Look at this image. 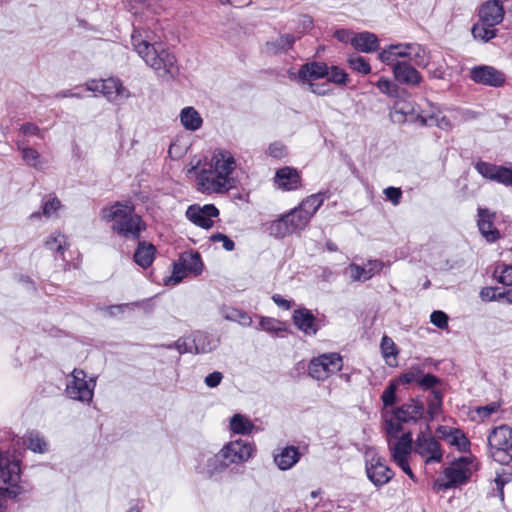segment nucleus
I'll use <instances>...</instances> for the list:
<instances>
[{
    "label": "nucleus",
    "instance_id": "nucleus-1",
    "mask_svg": "<svg viewBox=\"0 0 512 512\" xmlns=\"http://www.w3.org/2000/svg\"><path fill=\"white\" fill-rule=\"evenodd\" d=\"M133 25L131 44L134 51L159 77L174 78L178 73L175 56L164 48L159 37L153 31L135 23Z\"/></svg>",
    "mask_w": 512,
    "mask_h": 512
},
{
    "label": "nucleus",
    "instance_id": "nucleus-2",
    "mask_svg": "<svg viewBox=\"0 0 512 512\" xmlns=\"http://www.w3.org/2000/svg\"><path fill=\"white\" fill-rule=\"evenodd\" d=\"M236 168L234 156L227 150H216L208 168L197 173L198 189L204 193H223L234 186L233 173Z\"/></svg>",
    "mask_w": 512,
    "mask_h": 512
},
{
    "label": "nucleus",
    "instance_id": "nucleus-3",
    "mask_svg": "<svg viewBox=\"0 0 512 512\" xmlns=\"http://www.w3.org/2000/svg\"><path fill=\"white\" fill-rule=\"evenodd\" d=\"M323 202L324 196L321 193L306 197L297 207L270 222L267 226L269 234L275 238H284L304 229Z\"/></svg>",
    "mask_w": 512,
    "mask_h": 512
},
{
    "label": "nucleus",
    "instance_id": "nucleus-4",
    "mask_svg": "<svg viewBox=\"0 0 512 512\" xmlns=\"http://www.w3.org/2000/svg\"><path fill=\"white\" fill-rule=\"evenodd\" d=\"M101 217L112 223V230L119 236L136 240L145 229L141 217L135 213V207L130 202H115L101 211Z\"/></svg>",
    "mask_w": 512,
    "mask_h": 512
},
{
    "label": "nucleus",
    "instance_id": "nucleus-5",
    "mask_svg": "<svg viewBox=\"0 0 512 512\" xmlns=\"http://www.w3.org/2000/svg\"><path fill=\"white\" fill-rule=\"evenodd\" d=\"M378 58L384 64L392 66L399 62L398 58L408 59L418 67H426L429 62L428 52L418 43L391 44L379 52Z\"/></svg>",
    "mask_w": 512,
    "mask_h": 512
},
{
    "label": "nucleus",
    "instance_id": "nucleus-6",
    "mask_svg": "<svg viewBox=\"0 0 512 512\" xmlns=\"http://www.w3.org/2000/svg\"><path fill=\"white\" fill-rule=\"evenodd\" d=\"M475 465L470 457H460L444 469L442 474L434 483V489L445 491L460 486L468 481Z\"/></svg>",
    "mask_w": 512,
    "mask_h": 512
},
{
    "label": "nucleus",
    "instance_id": "nucleus-7",
    "mask_svg": "<svg viewBox=\"0 0 512 512\" xmlns=\"http://www.w3.org/2000/svg\"><path fill=\"white\" fill-rule=\"evenodd\" d=\"M490 456L501 464L512 460V428L501 425L494 428L488 435Z\"/></svg>",
    "mask_w": 512,
    "mask_h": 512
},
{
    "label": "nucleus",
    "instance_id": "nucleus-8",
    "mask_svg": "<svg viewBox=\"0 0 512 512\" xmlns=\"http://www.w3.org/2000/svg\"><path fill=\"white\" fill-rule=\"evenodd\" d=\"M86 90L100 93L108 102L119 104L131 97V92L117 77L90 79L84 84Z\"/></svg>",
    "mask_w": 512,
    "mask_h": 512
},
{
    "label": "nucleus",
    "instance_id": "nucleus-9",
    "mask_svg": "<svg viewBox=\"0 0 512 512\" xmlns=\"http://www.w3.org/2000/svg\"><path fill=\"white\" fill-rule=\"evenodd\" d=\"M20 467L17 461L0 456V498L4 495L15 497L21 492L19 485Z\"/></svg>",
    "mask_w": 512,
    "mask_h": 512
},
{
    "label": "nucleus",
    "instance_id": "nucleus-10",
    "mask_svg": "<svg viewBox=\"0 0 512 512\" xmlns=\"http://www.w3.org/2000/svg\"><path fill=\"white\" fill-rule=\"evenodd\" d=\"M342 366V357L338 353H325L310 361L308 372L313 379L324 381L339 372Z\"/></svg>",
    "mask_w": 512,
    "mask_h": 512
},
{
    "label": "nucleus",
    "instance_id": "nucleus-11",
    "mask_svg": "<svg viewBox=\"0 0 512 512\" xmlns=\"http://www.w3.org/2000/svg\"><path fill=\"white\" fill-rule=\"evenodd\" d=\"M95 380H86L83 370L74 369L66 384V393L69 398L89 403L94 394Z\"/></svg>",
    "mask_w": 512,
    "mask_h": 512
},
{
    "label": "nucleus",
    "instance_id": "nucleus-12",
    "mask_svg": "<svg viewBox=\"0 0 512 512\" xmlns=\"http://www.w3.org/2000/svg\"><path fill=\"white\" fill-rule=\"evenodd\" d=\"M388 444L394 462L403 470L405 474H407L412 480H415V475L412 472L408 462V458L412 450L411 433H403L400 438L394 441L388 439Z\"/></svg>",
    "mask_w": 512,
    "mask_h": 512
},
{
    "label": "nucleus",
    "instance_id": "nucleus-13",
    "mask_svg": "<svg viewBox=\"0 0 512 512\" xmlns=\"http://www.w3.org/2000/svg\"><path fill=\"white\" fill-rule=\"evenodd\" d=\"M366 473L370 481L376 486L388 483L393 477L392 470L385 464L384 459L374 450L366 451Z\"/></svg>",
    "mask_w": 512,
    "mask_h": 512
},
{
    "label": "nucleus",
    "instance_id": "nucleus-14",
    "mask_svg": "<svg viewBox=\"0 0 512 512\" xmlns=\"http://www.w3.org/2000/svg\"><path fill=\"white\" fill-rule=\"evenodd\" d=\"M255 452L252 443L241 439L230 441L220 451V457L229 464H238L248 461Z\"/></svg>",
    "mask_w": 512,
    "mask_h": 512
},
{
    "label": "nucleus",
    "instance_id": "nucleus-15",
    "mask_svg": "<svg viewBox=\"0 0 512 512\" xmlns=\"http://www.w3.org/2000/svg\"><path fill=\"white\" fill-rule=\"evenodd\" d=\"M414 450L427 464L432 462L438 463L443 457L438 441L430 434L421 433L418 435Z\"/></svg>",
    "mask_w": 512,
    "mask_h": 512
},
{
    "label": "nucleus",
    "instance_id": "nucleus-16",
    "mask_svg": "<svg viewBox=\"0 0 512 512\" xmlns=\"http://www.w3.org/2000/svg\"><path fill=\"white\" fill-rule=\"evenodd\" d=\"M470 78L478 84L501 87L505 83V75L500 70L488 65L475 66L470 70Z\"/></svg>",
    "mask_w": 512,
    "mask_h": 512
},
{
    "label": "nucleus",
    "instance_id": "nucleus-17",
    "mask_svg": "<svg viewBox=\"0 0 512 512\" xmlns=\"http://www.w3.org/2000/svg\"><path fill=\"white\" fill-rule=\"evenodd\" d=\"M384 264L379 260H369L363 266L351 263L345 269L344 274L353 282H365L378 274Z\"/></svg>",
    "mask_w": 512,
    "mask_h": 512
},
{
    "label": "nucleus",
    "instance_id": "nucleus-18",
    "mask_svg": "<svg viewBox=\"0 0 512 512\" xmlns=\"http://www.w3.org/2000/svg\"><path fill=\"white\" fill-rule=\"evenodd\" d=\"M476 170L483 177L501 183L506 186H512V166L504 167L487 162L476 164Z\"/></svg>",
    "mask_w": 512,
    "mask_h": 512
},
{
    "label": "nucleus",
    "instance_id": "nucleus-19",
    "mask_svg": "<svg viewBox=\"0 0 512 512\" xmlns=\"http://www.w3.org/2000/svg\"><path fill=\"white\" fill-rule=\"evenodd\" d=\"M218 214V209L212 204L204 205L203 207L191 205L186 211L187 218L195 225L204 229L212 227V218L217 217Z\"/></svg>",
    "mask_w": 512,
    "mask_h": 512
},
{
    "label": "nucleus",
    "instance_id": "nucleus-20",
    "mask_svg": "<svg viewBox=\"0 0 512 512\" xmlns=\"http://www.w3.org/2000/svg\"><path fill=\"white\" fill-rule=\"evenodd\" d=\"M274 185L282 191L298 190L302 186L301 175L299 171L293 167H282L275 173Z\"/></svg>",
    "mask_w": 512,
    "mask_h": 512
},
{
    "label": "nucleus",
    "instance_id": "nucleus-21",
    "mask_svg": "<svg viewBox=\"0 0 512 512\" xmlns=\"http://www.w3.org/2000/svg\"><path fill=\"white\" fill-rule=\"evenodd\" d=\"M392 71L395 80L402 84L417 86L422 82V76L419 71L407 61L394 63Z\"/></svg>",
    "mask_w": 512,
    "mask_h": 512
},
{
    "label": "nucleus",
    "instance_id": "nucleus-22",
    "mask_svg": "<svg viewBox=\"0 0 512 512\" xmlns=\"http://www.w3.org/2000/svg\"><path fill=\"white\" fill-rule=\"evenodd\" d=\"M15 145L17 150L21 153V158L25 165L37 170L44 168L46 162L41 154L33 147H30L25 140L18 139Z\"/></svg>",
    "mask_w": 512,
    "mask_h": 512
},
{
    "label": "nucleus",
    "instance_id": "nucleus-23",
    "mask_svg": "<svg viewBox=\"0 0 512 512\" xmlns=\"http://www.w3.org/2000/svg\"><path fill=\"white\" fill-rule=\"evenodd\" d=\"M479 18L488 25H498L504 18V8L500 1L492 0L484 3L479 10Z\"/></svg>",
    "mask_w": 512,
    "mask_h": 512
},
{
    "label": "nucleus",
    "instance_id": "nucleus-24",
    "mask_svg": "<svg viewBox=\"0 0 512 512\" xmlns=\"http://www.w3.org/2000/svg\"><path fill=\"white\" fill-rule=\"evenodd\" d=\"M417 115L422 114L415 110L412 103L403 100L396 101L393 106V110L390 112V117L395 123H402L406 121L419 123Z\"/></svg>",
    "mask_w": 512,
    "mask_h": 512
},
{
    "label": "nucleus",
    "instance_id": "nucleus-25",
    "mask_svg": "<svg viewBox=\"0 0 512 512\" xmlns=\"http://www.w3.org/2000/svg\"><path fill=\"white\" fill-rule=\"evenodd\" d=\"M423 412L424 406L422 403L415 400H410L408 403H405L399 408L395 409L393 413H395L396 420L407 423L411 421H417L422 417Z\"/></svg>",
    "mask_w": 512,
    "mask_h": 512
},
{
    "label": "nucleus",
    "instance_id": "nucleus-26",
    "mask_svg": "<svg viewBox=\"0 0 512 512\" xmlns=\"http://www.w3.org/2000/svg\"><path fill=\"white\" fill-rule=\"evenodd\" d=\"M293 322L299 330L307 335H314L318 331L316 319L312 312L306 308L295 310Z\"/></svg>",
    "mask_w": 512,
    "mask_h": 512
},
{
    "label": "nucleus",
    "instance_id": "nucleus-27",
    "mask_svg": "<svg viewBox=\"0 0 512 512\" xmlns=\"http://www.w3.org/2000/svg\"><path fill=\"white\" fill-rule=\"evenodd\" d=\"M438 432L448 444L455 446L460 451H466L470 446L467 437L458 429L442 426Z\"/></svg>",
    "mask_w": 512,
    "mask_h": 512
},
{
    "label": "nucleus",
    "instance_id": "nucleus-28",
    "mask_svg": "<svg viewBox=\"0 0 512 512\" xmlns=\"http://www.w3.org/2000/svg\"><path fill=\"white\" fill-rule=\"evenodd\" d=\"M478 217V227L481 234L490 242L497 240L499 232L493 225V214L487 209H479Z\"/></svg>",
    "mask_w": 512,
    "mask_h": 512
},
{
    "label": "nucleus",
    "instance_id": "nucleus-29",
    "mask_svg": "<svg viewBox=\"0 0 512 512\" xmlns=\"http://www.w3.org/2000/svg\"><path fill=\"white\" fill-rule=\"evenodd\" d=\"M179 120L181 125L187 131H197L203 125V118L200 113L192 106L184 107L179 113Z\"/></svg>",
    "mask_w": 512,
    "mask_h": 512
},
{
    "label": "nucleus",
    "instance_id": "nucleus-30",
    "mask_svg": "<svg viewBox=\"0 0 512 512\" xmlns=\"http://www.w3.org/2000/svg\"><path fill=\"white\" fill-rule=\"evenodd\" d=\"M300 459V453L297 447L288 446L274 455V462L280 470L292 468Z\"/></svg>",
    "mask_w": 512,
    "mask_h": 512
},
{
    "label": "nucleus",
    "instance_id": "nucleus-31",
    "mask_svg": "<svg viewBox=\"0 0 512 512\" xmlns=\"http://www.w3.org/2000/svg\"><path fill=\"white\" fill-rule=\"evenodd\" d=\"M352 46L363 53H370L377 50L379 41L375 34L365 31L353 36Z\"/></svg>",
    "mask_w": 512,
    "mask_h": 512
},
{
    "label": "nucleus",
    "instance_id": "nucleus-32",
    "mask_svg": "<svg viewBox=\"0 0 512 512\" xmlns=\"http://www.w3.org/2000/svg\"><path fill=\"white\" fill-rule=\"evenodd\" d=\"M328 66L323 62H312L303 65L299 70V78L302 81L319 79L326 76Z\"/></svg>",
    "mask_w": 512,
    "mask_h": 512
},
{
    "label": "nucleus",
    "instance_id": "nucleus-33",
    "mask_svg": "<svg viewBox=\"0 0 512 512\" xmlns=\"http://www.w3.org/2000/svg\"><path fill=\"white\" fill-rule=\"evenodd\" d=\"M179 261L189 273L195 276L200 275L203 271V263L197 252H183L179 257Z\"/></svg>",
    "mask_w": 512,
    "mask_h": 512
},
{
    "label": "nucleus",
    "instance_id": "nucleus-34",
    "mask_svg": "<svg viewBox=\"0 0 512 512\" xmlns=\"http://www.w3.org/2000/svg\"><path fill=\"white\" fill-rule=\"evenodd\" d=\"M154 256L155 247L152 244L140 242L134 253V260L139 266L147 268L152 264Z\"/></svg>",
    "mask_w": 512,
    "mask_h": 512
},
{
    "label": "nucleus",
    "instance_id": "nucleus-35",
    "mask_svg": "<svg viewBox=\"0 0 512 512\" xmlns=\"http://www.w3.org/2000/svg\"><path fill=\"white\" fill-rule=\"evenodd\" d=\"M220 314L225 320L236 322L244 327H248L252 324V318L241 309L223 306L220 309Z\"/></svg>",
    "mask_w": 512,
    "mask_h": 512
},
{
    "label": "nucleus",
    "instance_id": "nucleus-36",
    "mask_svg": "<svg viewBox=\"0 0 512 512\" xmlns=\"http://www.w3.org/2000/svg\"><path fill=\"white\" fill-rule=\"evenodd\" d=\"M218 345V340L214 338L213 336L204 333V332H197L194 335L193 339V347L195 350V353H209L216 349Z\"/></svg>",
    "mask_w": 512,
    "mask_h": 512
},
{
    "label": "nucleus",
    "instance_id": "nucleus-37",
    "mask_svg": "<svg viewBox=\"0 0 512 512\" xmlns=\"http://www.w3.org/2000/svg\"><path fill=\"white\" fill-rule=\"evenodd\" d=\"M380 350L387 365L391 367L397 366V356L399 352L394 341L390 337L386 335L382 337Z\"/></svg>",
    "mask_w": 512,
    "mask_h": 512
},
{
    "label": "nucleus",
    "instance_id": "nucleus-38",
    "mask_svg": "<svg viewBox=\"0 0 512 512\" xmlns=\"http://www.w3.org/2000/svg\"><path fill=\"white\" fill-rule=\"evenodd\" d=\"M229 426L233 433L241 435H248L255 428V425L252 423V421L242 414L233 415L230 419Z\"/></svg>",
    "mask_w": 512,
    "mask_h": 512
},
{
    "label": "nucleus",
    "instance_id": "nucleus-39",
    "mask_svg": "<svg viewBox=\"0 0 512 512\" xmlns=\"http://www.w3.org/2000/svg\"><path fill=\"white\" fill-rule=\"evenodd\" d=\"M417 119L419 120V124L422 126H437L445 131L452 129L451 121L440 113L432 115H417Z\"/></svg>",
    "mask_w": 512,
    "mask_h": 512
},
{
    "label": "nucleus",
    "instance_id": "nucleus-40",
    "mask_svg": "<svg viewBox=\"0 0 512 512\" xmlns=\"http://www.w3.org/2000/svg\"><path fill=\"white\" fill-rule=\"evenodd\" d=\"M295 37L291 34H284L279 36L274 41L267 42L266 47L267 50L271 53L278 54L280 52L286 51L295 43Z\"/></svg>",
    "mask_w": 512,
    "mask_h": 512
},
{
    "label": "nucleus",
    "instance_id": "nucleus-41",
    "mask_svg": "<svg viewBox=\"0 0 512 512\" xmlns=\"http://www.w3.org/2000/svg\"><path fill=\"white\" fill-rule=\"evenodd\" d=\"M495 26L496 25H488L479 19V22L472 28V34L475 39L487 42L496 36Z\"/></svg>",
    "mask_w": 512,
    "mask_h": 512
},
{
    "label": "nucleus",
    "instance_id": "nucleus-42",
    "mask_svg": "<svg viewBox=\"0 0 512 512\" xmlns=\"http://www.w3.org/2000/svg\"><path fill=\"white\" fill-rule=\"evenodd\" d=\"M24 443H26L28 448L33 452L44 453L48 450V444L46 441L39 435V433L34 431L26 434Z\"/></svg>",
    "mask_w": 512,
    "mask_h": 512
},
{
    "label": "nucleus",
    "instance_id": "nucleus-43",
    "mask_svg": "<svg viewBox=\"0 0 512 512\" xmlns=\"http://www.w3.org/2000/svg\"><path fill=\"white\" fill-rule=\"evenodd\" d=\"M67 237L59 232L51 234L45 241V246L54 252L63 254L68 247Z\"/></svg>",
    "mask_w": 512,
    "mask_h": 512
},
{
    "label": "nucleus",
    "instance_id": "nucleus-44",
    "mask_svg": "<svg viewBox=\"0 0 512 512\" xmlns=\"http://www.w3.org/2000/svg\"><path fill=\"white\" fill-rule=\"evenodd\" d=\"M257 330H264L270 333H278L282 331H286L285 324L277 319L271 317H260V321Z\"/></svg>",
    "mask_w": 512,
    "mask_h": 512
},
{
    "label": "nucleus",
    "instance_id": "nucleus-45",
    "mask_svg": "<svg viewBox=\"0 0 512 512\" xmlns=\"http://www.w3.org/2000/svg\"><path fill=\"white\" fill-rule=\"evenodd\" d=\"M349 67L362 74H369L371 72V66L367 60L359 55H350L347 59Z\"/></svg>",
    "mask_w": 512,
    "mask_h": 512
},
{
    "label": "nucleus",
    "instance_id": "nucleus-46",
    "mask_svg": "<svg viewBox=\"0 0 512 512\" xmlns=\"http://www.w3.org/2000/svg\"><path fill=\"white\" fill-rule=\"evenodd\" d=\"M423 374L421 365H412L405 373L400 375L398 382L401 384L419 383L420 376Z\"/></svg>",
    "mask_w": 512,
    "mask_h": 512
},
{
    "label": "nucleus",
    "instance_id": "nucleus-47",
    "mask_svg": "<svg viewBox=\"0 0 512 512\" xmlns=\"http://www.w3.org/2000/svg\"><path fill=\"white\" fill-rule=\"evenodd\" d=\"M126 8L133 15L143 14L145 10L150 6L151 0H123Z\"/></svg>",
    "mask_w": 512,
    "mask_h": 512
},
{
    "label": "nucleus",
    "instance_id": "nucleus-48",
    "mask_svg": "<svg viewBox=\"0 0 512 512\" xmlns=\"http://www.w3.org/2000/svg\"><path fill=\"white\" fill-rule=\"evenodd\" d=\"M325 77H327V79L330 82L340 84V85L346 84L347 79H348L347 73L344 70H342L336 66H332L330 68L328 67V73H326Z\"/></svg>",
    "mask_w": 512,
    "mask_h": 512
},
{
    "label": "nucleus",
    "instance_id": "nucleus-49",
    "mask_svg": "<svg viewBox=\"0 0 512 512\" xmlns=\"http://www.w3.org/2000/svg\"><path fill=\"white\" fill-rule=\"evenodd\" d=\"M402 421H398L395 418V413H393V416L390 419L386 420V433L389 439H398V434L402 431Z\"/></svg>",
    "mask_w": 512,
    "mask_h": 512
},
{
    "label": "nucleus",
    "instance_id": "nucleus-50",
    "mask_svg": "<svg viewBox=\"0 0 512 512\" xmlns=\"http://www.w3.org/2000/svg\"><path fill=\"white\" fill-rule=\"evenodd\" d=\"M61 208L59 199L52 197L46 200L43 204V215L50 218L57 216L58 210Z\"/></svg>",
    "mask_w": 512,
    "mask_h": 512
},
{
    "label": "nucleus",
    "instance_id": "nucleus-51",
    "mask_svg": "<svg viewBox=\"0 0 512 512\" xmlns=\"http://www.w3.org/2000/svg\"><path fill=\"white\" fill-rule=\"evenodd\" d=\"M377 88L381 93L387 96H396L397 86L388 78L382 77L376 83Z\"/></svg>",
    "mask_w": 512,
    "mask_h": 512
},
{
    "label": "nucleus",
    "instance_id": "nucleus-52",
    "mask_svg": "<svg viewBox=\"0 0 512 512\" xmlns=\"http://www.w3.org/2000/svg\"><path fill=\"white\" fill-rule=\"evenodd\" d=\"M221 459L222 458L220 457V455L218 453V454L210 457L207 460V469H208V473L209 474L212 475V474H214L216 472H220V471L224 470L227 467V465L229 463L228 462L227 463H223L221 461Z\"/></svg>",
    "mask_w": 512,
    "mask_h": 512
},
{
    "label": "nucleus",
    "instance_id": "nucleus-53",
    "mask_svg": "<svg viewBox=\"0 0 512 512\" xmlns=\"http://www.w3.org/2000/svg\"><path fill=\"white\" fill-rule=\"evenodd\" d=\"M441 405L442 395L437 391H433L428 404V411L432 418L439 414Z\"/></svg>",
    "mask_w": 512,
    "mask_h": 512
},
{
    "label": "nucleus",
    "instance_id": "nucleus-54",
    "mask_svg": "<svg viewBox=\"0 0 512 512\" xmlns=\"http://www.w3.org/2000/svg\"><path fill=\"white\" fill-rule=\"evenodd\" d=\"M268 154L273 158L282 159L287 156L288 151L282 142L276 141L269 145Z\"/></svg>",
    "mask_w": 512,
    "mask_h": 512
},
{
    "label": "nucleus",
    "instance_id": "nucleus-55",
    "mask_svg": "<svg viewBox=\"0 0 512 512\" xmlns=\"http://www.w3.org/2000/svg\"><path fill=\"white\" fill-rule=\"evenodd\" d=\"M187 273L189 272L181 265L180 261L178 260V262L174 263L173 273L169 278L168 283L173 285L180 283L185 278Z\"/></svg>",
    "mask_w": 512,
    "mask_h": 512
},
{
    "label": "nucleus",
    "instance_id": "nucleus-56",
    "mask_svg": "<svg viewBox=\"0 0 512 512\" xmlns=\"http://www.w3.org/2000/svg\"><path fill=\"white\" fill-rule=\"evenodd\" d=\"M20 132L25 136H37L40 139L44 138L43 131L33 123H24L20 126Z\"/></svg>",
    "mask_w": 512,
    "mask_h": 512
},
{
    "label": "nucleus",
    "instance_id": "nucleus-57",
    "mask_svg": "<svg viewBox=\"0 0 512 512\" xmlns=\"http://www.w3.org/2000/svg\"><path fill=\"white\" fill-rule=\"evenodd\" d=\"M430 321L436 327L444 329L448 326V316L442 311H434L430 315Z\"/></svg>",
    "mask_w": 512,
    "mask_h": 512
},
{
    "label": "nucleus",
    "instance_id": "nucleus-58",
    "mask_svg": "<svg viewBox=\"0 0 512 512\" xmlns=\"http://www.w3.org/2000/svg\"><path fill=\"white\" fill-rule=\"evenodd\" d=\"M396 400V384L391 383L383 392L382 394V401L384 405L392 406L395 403Z\"/></svg>",
    "mask_w": 512,
    "mask_h": 512
},
{
    "label": "nucleus",
    "instance_id": "nucleus-59",
    "mask_svg": "<svg viewBox=\"0 0 512 512\" xmlns=\"http://www.w3.org/2000/svg\"><path fill=\"white\" fill-rule=\"evenodd\" d=\"M212 242H221L222 246L227 251H232L235 247L234 242L226 235L222 233H216L210 237Z\"/></svg>",
    "mask_w": 512,
    "mask_h": 512
},
{
    "label": "nucleus",
    "instance_id": "nucleus-60",
    "mask_svg": "<svg viewBox=\"0 0 512 512\" xmlns=\"http://www.w3.org/2000/svg\"><path fill=\"white\" fill-rule=\"evenodd\" d=\"M384 195L388 200L391 201V203L396 206L400 203L401 197H402V191L400 188L396 187H387L384 190Z\"/></svg>",
    "mask_w": 512,
    "mask_h": 512
},
{
    "label": "nucleus",
    "instance_id": "nucleus-61",
    "mask_svg": "<svg viewBox=\"0 0 512 512\" xmlns=\"http://www.w3.org/2000/svg\"><path fill=\"white\" fill-rule=\"evenodd\" d=\"M480 297L483 301H496L500 300V293L493 287H484L480 291Z\"/></svg>",
    "mask_w": 512,
    "mask_h": 512
},
{
    "label": "nucleus",
    "instance_id": "nucleus-62",
    "mask_svg": "<svg viewBox=\"0 0 512 512\" xmlns=\"http://www.w3.org/2000/svg\"><path fill=\"white\" fill-rule=\"evenodd\" d=\"M355 34L347 29H338L334 32V37L342 43H351Z\"/></svg>",
    "mask_w": 512,
    "mask_h": 512
},
{
    "label": "nucleus",
    "instance_id": "nucleus-63",
    "mask_svg": "<svg viewBox=\"0 0 512 512\" xmlns=\"http://www.w3.org/2000/svg\"><path fill=\"white\" fill-rule=\"evenodd\" d=\"M499 407H500L499 404L491 403L486 406L477 408L476 411L480 417L487 418L490 415H492L493 413H496L499 410Z\"/></svg>",
    "mask_w": 512,
    "mask_h": 512
},
{
    "label": "nucleus",
    "instance_id": "nucleus-64",
    "mask_svg": "<svg viewBox=\"0 0 512 512\" xmlns=\"http://www.w3.org/2000/svg\"><path fill=\"white\" fill-rule=\"evenodd\" d=\"M498 280L504 285L512 286V266H505L501 270Z\"/></svg>",
    "mask_w": 512,
    "mask_h": 512
}]
</instances>
